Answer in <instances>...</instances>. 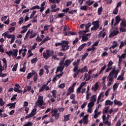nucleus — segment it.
I'll return each mask as SVG.
<instances>
[{
    "label": "nucleus",
    "instance_id": "nucleus-1",
    "mask_svg": "<svg viewBox=\"0 0 126 126\" xmlns=\"http://www.w3.org/2000/svg\"><path fill=\"white\" fill-rule=\"evenodd\" d=\"M79 72L81 73H83L84 72H88V67L87 66H85L83 68L81 69H77L75 73H73V77L74 78H76L77 77V75L79 74Z\"/></svg>",
    "mask_w": 126,
    "mask_h": 126
},
{
    "label": "nucleus",
    "instance_id": "nucleus-2",
    "mask_svg": "<svg viewBox=\"0 0 126 126\" xmlns=\"http://www.w3.org/2000/svg\"><path fill=\"white\" fill-rule=\"evenodd\" d=\"M69 44V42L67 40H62V45L61 49L60 51H63V52H65V51H67L69 49V46L68 44Z\"/></svg>",
    "mask_w": 126,
    "mask_h": 126
},
{
    "label": "nucleus",
    "instance_id": "nucleus-3",
    "mask_svg": "<svg viewBox=\"0 0 126 126\" xmlns=\"http://www.w3.org/2000/svg\"><path fill=\"white\" fill-rule=\"evenodd\" d=\"M54 51L53 50H47L46 52L43 53V57L44 58L45 60H48L49 58H51V57L53 56V54H54Z\"/></svg>",
    "mask_w": 126,
    "mask_h": 126
},
{
    "label": "nucleus",
    "instance_id": "nucleus-4",
    "mask_svg": "<svg viewBox=\"0 0 126 126\" xmlns=\"http://www.w3.org/2000/svg\"><path fill=\"white\" fill-rule=\"evenodd\" d=\"M51 117H55V120H59L60 118V113H58V109H53L51 111Z\"/></svg>",
    "mask_w": 126,
    "mask_h": 126
},
{
    "label": "nucleus",
    "instance_id": "nucleus-5",
    "mask_svg": "<svg viewBox=\"0 0 126 126\" xmlns=\"http://www.w3.org/2000/svg\"><path fill=\"white\" fill-rule=\"evenodd\" d=\"M44 98L43 97V96H38V98L37 99V101L35 102V105L37 106H39V107H41L43 105V104H44V100H43Z\"/></svg>",
    "mask_w": 126,
    "mask_h": 126
},
{
    "label": "nucleus",
    "instance_id": "nucleus-6",
    "mask_svg": "<svg viewBox=\"0 0 126 126\" xmlns=\"http://www.w3.org/2000/svg\"><path fill=\"white\" fill-rule=\"evenodd\" d=\"M37 111L36 108H34L31 113L30 114L27 115L25 117V120H28V119H30V118H32V117H34L35 115H36V111Z\"/></svg>",
    "mask_w": 126,
    "mask_h": 126
},
{
    "label": "nucleus",
    "instance_id": "nucleus-7",
    "mask_svg": "<svg viewBox=\"0 0 126 126\" xmlns=\"http://www.w3.org/2000/svg\"><path fill=\"white\" fill-rule=\"evenodd\" d=\"M115 72V69H113L112 71L109 73V75L107 77L108 81H113L114 80V73Z\"/></svg>",
    "mask_w": 126,
    "mask_h": 126
},
{
    "label": "nucleus",
    "instance_id": "nucleus-8",
    "mask_svg": "<svg viewBox=\"0 0 126 126\" xmlns=\"http://www.w3.org/2000/svg\"><path fill=\"white\" fill-rule=\"evenodd\" d=\"M74 59H67L66 60L65 62L62 64L63 65L64 67L65 66L66 67H68V66L72 63L73 61H74Z\"/></svg>",
    "mask_w": 126,
    "mask_h": 126
},
{
    "label": "nucleus",
    "instance_id": "nucleus-9",
    "mask_svg": "<svg viewBox=\"0 0 126 126\" xmlns=\"http://www.w3.org/2000/svg\"><path fill=\"white\" fill-rule=\"evenodd\" d=\"M113 64H114V63L112 62V61H109V63L107 64L108 67L106 68L105 72H108L109 71H110V70H111V69H112V67L111 66H112Z\"/></svg>",
    "mask_w": 126,
    "mask_h": 126
},
{
    "label": "nucleus",
    "instance_id": "nucleus-10",
    "mask_svg": "<svg viewBox=\"0 0 126 126\" xmlns=\"http://www.w3.org/2000/svg\"><path fill=\"white\" fill-rule=\"evenodd\" d=\"M63 69H64V66H63V64H59V66L57 67L56 69V73H57V72H59V71H60V72H63Z\"/></svg>",
    "mask_w": 126,
    "mask_h": 126
},
{
    "label": "nucleus",
    "instance_id": "nucleus-11",
    "mask_svg": "<svg viewBox=\"0 0 126 126\" xmlns=\"http://www.w3.org/2000/svg\"><path fill=\"white\" fill-rule=\"evenodd\" d=\"M73 36L76 35V32H64V36Z\"/></svg>",
    "mask_w": 126,
    "mask_h": 126
},
{
    "label": "nucleus",
    "instance_id": "nucleus-12",
    "mask_svg": "<svg viewBox=\"0 0 126 126\" xmlns=\"http://www.w3.org/2000/svg\"><path fill=\"white\" fill-rule=\"evenodd\" d=\"M35 74H36V72L35 71V70H32V72H30L28 74V75L27 76V79H30V78H31L32 76L35 75Z\"/></svg>",
    "mask_w": 126,
    "mask_h": 126
},
{
    "label": "nucleus",
    "instance_id": "nucleus-13",
    "mask_svg": "<svg viewBox=\"0 0 126 126\" xmlns=\"http://www.w3.org/2000/svg\"><path fill=\"white\" fill-rule=\"evenodd\" d=\"M121 21V17L119 16H117L115 17V23L114 25V26H117L118 24L120 23V22Z\"/></svg>",
    "mask_w": 126,
    "mask_h": 126
},
{
    "label": "nucleus",
    "instance_id": "nucleus-14",
    "mask_svg": "<svg viewBox=\"0 0 126 126\" xmlns=\"http://www.w3.org/2000/svg\"><path fill=\"white\" fill-rule=\"evenodd\" d=\"M77 63V65H76L74 68H73V72H75V71H77V69H78V65L79 64V63H80V59H78L77 60V62H76Z\"/></svg>",
    "mask_w": 126,
    "mask_h": 126
},
{
    "label": "nucleus",
    "instance_id": "nucleus-15",
    "mask_svg": "<svg viewBox=\"0 0 126 126\" xmlns=\"http://www.w3.org/2000/svg\"><path fill=\"white\" fill-rule=\"evenodd\" d=\"M119 33V31H115L114 30L113 32H111V33L109 35V38H112V37H114V36H116V35H118Z\"/></svg>",
    "mask_w": 126,
    "mask_h": 126
},
{
    "label": "nucleus",
    "instance_id": "nucleus-16",
    "mask_svg": "<svg viewBox=\"0 0 126 126\" xmlns=\"http://www.w3.org/2000/svg\"><path fill=\"white\" fill-rule=\"evenodd\" d=\"M113 45L109 48V50H112V49L114 50V49H115V48H117V47L119 46V44H118V42H117L116 41H113Z\"/></svg>",
    "mask_w": 126,
    "mask_h": 126
},
{
    "label": "nucleus",
    "instance_id": "nucleus-17",
    "mask_svg": "<svg viewBox=\"0 0 126 126\" xmlns=\"http://www.w3.org/2000/svg\"><path fill=\"white\" fill-rule=\"evenodd\" d=\"M15 105H16V102H14L13 103H9L6 105V107H9V109L11 110L12 108H15Z\"/></svg>",
    "mask_w": 126,
    "mask_h": 126
},
{
    "label": "nucleus",
    "instance_id": "nucleus-18",
    "mask_svg": "<svg viewBox=\"0 0 126 126\" xmlns=\"http://www.w3.org/2000/svg\"><path fill=\"white\" fill-rule=\"evenodd\" d=\"M98 88H99V84L98 83H95L94 85V87L92 88V90H94V91L96 92L98 90Z\"/></svg>",
    "mask_w": 126,
    "mask_h": 126
},
{
    "label": "nucleus",
    "instance_id": "nucleus-19",
    "mask_svg": "<svg viewBox=\"0 0 126 126\" xmlns=\"http://www.w3.org/2000/svg\"><path fill=\"white\" fill-rule=\"evenodd\" d=\"M86 45H87V44L86 43H83L82 44L81 46H80L79 47V48H78V51L79 52H81V51L83 49V48H84V47L86 46Z\"/></svg>",
    "mask_w": 126,
    "mask_h": 126
},
{
    "label": "nucleus",
    "instance_id": "nucleus-20",
    "mask_svg": "<svg viewBox=\"0 0 126 126\" xmlns=\"http://www.w3.org/2000/svg\"><path fill=\"white\" fill-rule=\"evenodd\" d=\"M84 78H86V81H88V80H90V79H91V76L88 75L87 73H86Z\"/></svg>",
    "mask_w": 126,
    "mask_h": 126
},
{
    "label": "nucleus",
    "instance_id": "nucleus-21",
    "mask_svg": "<svg viewBox=\"0 0 126 126\" xmlns=\"http://www.w3.org/2000/svg\"><path fill=\"white\" fill-rule=\"evenodd\" d=\"M114 104L115 105H117V106H122L123 102L118 101L117 99H114Z\"/></svg>",
    "mask_w": 126,
    "mask_h": 126
},
{
    "label": "nucleus",
    "instance_id": "nucleus-22",
    "mask_svg": "<svg viewBox=\"0 0 126 126\" xmlns=\"http://www.w3.org/2000/svg\"><path fill=\"white\" fill-rule=\"evenodd\" d=\"M69 118H70V114L64 115V120H63V122H67V121H69Z\"/></svg>",
    "mask_w": 126,
    "mask_h": 126
},
{
    "label": "nucleus",
    "instance_id": "nucleus-23",
    "mask_svg": "<svg viewBox=\"0 0 126 126\" xmlns=\"http://www.w3.org/2000/svg\"><path fill=\"white\" fill-rule=\"evenodd\" d=\"M120 27H126V20H123L121 23L120 25Z\"/></svg>",
    "mask_w": 126,
    "mask_h": 126
},
{
    "label": "nucleus",
    "instance_id": "nucleus-24",
    "mask_svg": "<svg viewBox=\"0 0 126 126\" xmlns=\"http://www.w3.org/2000/svg\"><path fill=\"white\" fill-rule=\"evenodd\" d=\"M113 104H114V102L111 101L110 100H107L105 101V106H108V105H109L110 106H112Z\"/></svg>",
    "mask_w": 126,
    "mask_h": 126
},
{
    "label": "nucleus",
    "instance_id": "nucleus-25",
    "mask_svg": "<svg viewBox=\"0 0 126 126\" xmlns=\"http://www.w3.org/2000/svg\"><path fill=\"white\" fill-rule=\"evenodd\" d=\"M117 58H119L118 66H120V65L122 64V63H123V60H124V58H122V57H120V55H118Z\"/></svg>",
    "mask_w": 126,
    "mask_h": 126
},
{
    "label": "nucleus",
    "instance_id": "nucleus-26",
    "mask_svg": "<svg viewBox=\"0 0 126 126\" xmlns=\"http://www.w3.org/2000/svg\"><path fill=\"white\" fill-rule=\"evenodd\" d=\"M119 85H120V83H117L113 85V89L114 92H115V91H116V90L118 89V87H119Z\"/></svg>",
    "mask_w": 126,
    "mask_h": 126
},
{
    "label": "nucleus",
    "instance_id": "nucleus-27",
    "mask_svg": "<svg viewBox=\"0 0 126 126\" xmlns=\"http://www.w3.org/2000/svg\"><path fill=\"white\" fill-rule=\"evenodd\" d=\"M13 51L14 52V53H13V54L12 55V57H15V58H16V57H17L18 50V49H13Z\"/></svg>",
    "mask_w": 126,
    "mask_h": 126
},
{
    "label": "nucleus",
    "instance_id": "nucleus-28",
    "mask_svg": "<svg viewBox=\"0 0 126 126\" xmlns=\"http://www.w3.org/2000/svg\"><path fill=\"white\" fill-rule=\"evenodd\" d=\"M38 62V57H35L33 58L32 60H31V63H36Z\"/></svg>",
    "mask_w": 126,
    "mask_h": 126
},
{
    "label": "nucleus",
    "instance_id": "nucleus-29",
    "mask_svg": "<svg viewBox=\"0 0 126 126\" xmlns=\"http://www.w3.org/2000/svg\"><path fill=\"white\" fill-rule=\"evenodd\" d=\"M5 68L2 66V64H1V62L0 61V73H2V71L3 70H5Z\"/></svg>",
    "mask_w": 126,
    "mask_h": 126
},
{
    "label": "nucleus",
    "instance_id": "nucleus-30",
    "mask_svg": "<svg viewBox=\"0 0 126 126\" xmlns=\"http://www.w3.org/2000/svg\"><path fill=\"white\" fill-rule=\"evenodd\" d=\"M99 26H94L93 27L91 28V31H96L99 29Z\"/></svg>",
    "mask_w": 126,
    "mask_h": 126
},
{
    "label": "nucleus",
    "instance_id": "nucleus-31",
    "mask_svg": "<svg viewBox=\"0 0 126 126\" xmlns=\"http://www.w3.org/2000/svg\"><path fill=\"white\" fill-rule=\"evenodd\" d=\"M37 36V33H33V30L31 31V35L30 36V39H32V38H34V37H36Z\"/></svg>",
    "mask_w": 126,
    "mask_h": 126
},
{
    "label": "nucleus",
    "instance_id": "nucleus-32",
    "mask_svg": "<svg viewBox=\"0 0 126 126\" xmlns=\"http://www.w3.org/2000/svg\"><path fill=\"white\" fill-rule=\"evenodd\" d=\"M66 59V55H64V57L63 58L62 61L59 63V64H61V65L63 64V63H64V61H65Z\"/></svg>",
    "mask_w": 126,
    "mask_h": 126
},
{
    "label": "nucleus",
    "instance_id": "nucleus-33",
    "mask_svg": "<svg viewBox=\"0 0 126 126\" xmlns=\"http://www.w3.org/2000/svg\"><path fill=\"white\" fill-rule=\"evenodd\" d=\"M93 25H94V26H98L100 27V24H99V21H95L92 22Z\"/></svg>",
    "mask_w": 126,
    "mask_h": 126
},
{
    "label": "nucleus",
    "instance_id": "nucleus-34",
    "mask_svg": "<svg viewBox=\"0 0 126 126\" xmlns=\"http://www.w3.org/2000/svg\"><path fill=\"white\" fill-rule=\"evenodd\" d=\"M52 96L54 98H57V90H53L51 92Z\"/></svg>",
    "mask_w": 126,
    "mask_h": 126
},
{
    "label": "nucleus",
    "instance_id": "nucleus-35",
    "mask_svg": "<svg viewBox=\"0 0 126 126\" xmlns=\"http://www.w3.org/2000/svg\"><path fill=\"white\" fill-rule=\"evenodd\" d=\"M80 37H82V41H83V42H85V41L88 40L89 39L88 37L86 36V35H84L83 36H80Z\"/></svg>",
    "mask_w": 126,
    "mask_h": 126
},
{
    "label": "nucleus",
    "instance_id": "nucleus-36",
    "mask_svg": "<svg viewBox=\"0 0 126 126\" xmlns=\"http://www.w3.org/2000/svg\"><path fill=\"white\" fill-rule=\"evenodd\" d=\"M96 96L95 94L92 96L91 97V102H93L94 103V102H96Z\"/></svg>",
    "mask_w": 126,
    "mask_h": 126
},
{
    "label": "nucleus",
    "instance_id": "nucleus-37",
    "mask_svg": "<svg viewBox=\"0 0 126 126\" xmlns=\"http://www.w3.org/2000/svg\"><path fill=\"white\" fill-rule=\"evenodd\" d=\"M92 25V24L91 23H88L86 25V30H89V28H90V27Z\"/></svg>",
    "mask_w": 126,
    "mask_h": 126
},
{
    "label": "nucleus",
    "instance_id": "nucleus-38",
    "mask_svg": "<svg viewBox=\"0 0 126 126\" xmlns=\"http://www.w3.org/2000/svg\"><path fill=\"white\" fill-rule=\"evenodd\" d=\"M44 68L46 70V73L48 74V73L49 72V68H50V66L48 65H45Z\"/></svg>",
    "mask_w": 126,
    "mask_h": 126
},
{
    "label": "nucleus",
    "instance_id": "nucleus-39",
    "mask_svg": "<svg viewBox=\"0 0 126 126\" xmlns=\"http://www.w3.org/2000/svg\"><path fill=\"white\" fill-rule=\"evenodd\" d=\"M31 10H34V9H40V6L35 5L30 8Z\"/></svg>",
    "mask_w": 126,
    "mask_h": 126
},
{
    "label": "nucleus",
    "instance_id": "nucleus-40",
    "mask_svg": "<svg viewBox=\"0 0 126 126\" xmlns=\"http://www.w3.org/2000/svg\"><path fill=\"white\" fill-rule=\"evenodd\" d=\"M56 1L57 3H60L61 0H49V2H51L52 3H56Z\"/></svg>",
    "mask_w": 126,
    "mask_h": 126
},
{
    "label": "nucleus",
    "instance_id": "nucleus-41",
    "mask_svg": "<svg viewBox=\"0 0 126 126\" xmlns=\"http://www.w3.org/2000/svg\"><path fill=\"white\" fill-rule=\"evenodd\" d=\"M45 89H46V85H43L39 90V92H42V91H44Z\"/></svg>",
    "mask_w": 126,
    "mask_h": 126
},
{
    "label": "nucleus",
    "instance_id": "nucleus-42",
    "mask_svg": "<svg viewBox=\"0 0 126 126\" xmlns=\"http://www.w3.org/2000/svg\"><path fill=\"white\" fill-rule=\"evenodd\" d=\"M109 109H110V106H106L104 108V114H107L109 112Z\"/></svg>",
    "mask_w": 126,
    "mask_h": 126
},
{
    "label": "nucleus",
    "instance_id": "nucleus-43",
    "mask_svg": "<svg viewBox=\"0 0 126 126\" xmlns=\"http://www.w3.org/2000/svg\"><path fill=\"white\" fill-rule=\"evenodd\" d=\"M80 9H81V10H85L86 11H87V5L82 6L80 8Z\"/></svg>",
    "mask_w": 126,
    "mask_h": 126
},
{
    "label": "nucleus",
    "instance_id": "nucleus-44",
    "mask_svg": "<svg viewBox=\"0 0 126 126\" xmlns=\"http://www.w3.org/2000/svg\"><path fill=\"white\" fill-rule=\"evenodd\" d=\"M102 10H103V9L102 8V6H101L99 8H98L97 12H98V14L99 15H101V13H102Z\"/></svg>",
    "mask_w": 126,
    "mask_h": 126
},
{
    "label": "nucleus",
    "instance_id": "nucleus-45",
    "mask_svg": "<svg viewBox=\"0 0 126 126\" xmlns=\"http://www.w3.org/2000/svg\"><path fill=\"white\" fill-rule=\"evenodd\" d=\"M18 66V64L16 63L15 64L13 67L12 68V71H16V70H17V67Z\"/></svg>",
    "mask_w": 126,
    "mask_h": 126
},
{
    "label": "nucleus",
    "instance_id": "nucleus-46",
    "mask_svg": "<svg viewBox=\"0 0 126 126\" xmlns=\"http://www.w3.org/2000/svg\"><path fill=\"white\" fill-rule=\"evenodd\" d=\"M89 53L88 52L84 54V55L82 57V61H84V60H85L87 56H88Z\"/></svg>",
    "mask_w": 126,
    "mask_h": 126
},
{
    "label": "nucleus",
    "instance_id": "nucleus-47",
    "mask_svg": "<svg viewBox=\"0 0 126 126\" xmlns=\"http://www.w3.org/2000/svg\"><path fill=\"white\" fill-rule=\"evenodd\" d=\"M106 65H105L104 66L101 67V69L99 71V74H100V73H102V72H103L104 70H105V69H106Z\"/></svg>",
    "mask_w": 126,
    "mask_h": 126
},
{
    "label": "nucleus",
    "instance_id": "nucleus-48",
    "mask_svg": "<svg viewBox=\"0 0 126 126\" xmlns=\"http://www.w3.org/2000/svg\"><path fill=\"white\" fill-rule=\"evenodd\" d=\"M119 12V9L117 7L115 8V9L113 10L112 13L113 14L117 15L118 14V12Z\"/></svg>",
    "mask_w": 126,
    "mask_h": 126
},
{
    "label": "nucleus",
    "instance_id": "nucleus-49",
    "mask_svg": "<svg viewBox=\"0 0 126 126\" xmlns=\"http://www.w3.org/2000/svg\"><path fill=\"white\" fill-rule=\"evenodd\" d=\"M94 106V102L91 101L90 103H88V108H92Z\"/></svg>",
    "mask_w": 126,
    "mask_h": 126
},
{
    "label": "nucleus",
    "instance_id": "nucleus-50",
    "mask_svg": "<svg viewBox=\"0 0 126 126\" xmlns=\"http://www.w3.org/2000/svg\"><path fill=\"white\" fill-rule=\"evenodd\" d=\"M14 41H15V35L14 34H12V37L10 41V44H12Z\"/></svg>",
    "mask_w": 126,
    "mask_h": 126
},
{
    "label": "nucleus",
    "instance_id": "nucleus-51",
    "mask_svg": "<svg viewBox=\"0 0 126 126\" xmlns=\"http://www.w3.org/2000/svg\"><path fill=\"white\" fill-rule=\"evenodd\" d=\"M10 33H12L15 30V27H12L8 29Z\"/></svg>",
    "mask_w": 126,
    "mask_h": 126
},
{
    "label": "nucleus",
    "instance_id": "nucleus-52",
    "mask_svg": "<svg viewBox=\"0 0 126 126\" xmlns=\"http://www.w3.org/2000/svg\"><path fill=\"white\" fill-rule=\"evenodd\" d=\"M50 26L51 25H48L47 24H46L44 27V29L45 31H48V28H50Z\"/></svg>",
    "mask_w": 126,
    "mask_h": 126
},
{
    "label": "nucleus",
    "instance_id": "nucleus-53",
    "mask_svg": "<svg viewBox=\"0 0 126 126\" xmlns=\"http://www.w3.org/2000/svg\"><path fill=\"white\" fill-rule=\"evenodd\" d=\"M38 79V75L35 74L33 76V81L34 82H37V80Z\"/></svg>",
    "mask_w": 126,
    "mask_h": 126
},
{
    "label": "nucleus",
    "instance_id": "nucleus-54",
    "mask_svg": "<svg viewBox=\"0 0 126 126\" xmlns=\"http://www.w3.org/2000/svg\"><path fill=\"white\" fill-rule=\"evenodd\" d=\"M37 45H38V43H34L32 45V47L31 48V51H33V50H35V49H36V47Z\"/></svg>",
    "mask_w": 126,
    "mask_h": 126
},
{
    "label": "nucleus",
    "instance_id": "nucleus-55",
    "mask_svg": "<svg viewBox=\"0 0 126 126\" xmlns=\"http://www.w3.org/2000/svg\"><path fill=\"white\" fill-rule=\"evenodd\" d=\"M33 123L32 122H28L27 124H25L23 126H32Z\"/></svg>",
    "mask_w": 126,
    "mask_h": 126
},
{
    "label": "nucleus",
    "instance_id": "nucleus-56",
    "mask_svg": "<svg viewBox=\"0 0 126 126\" xmlns=\"http://www.w3.org/2000/svg\"><path fill=\"white\" fill-rule=\"evenodd\" d=\"M43 74H44V69L42 68L39 70V75L42 76Z\"/></svg>",
    "mask_w": 126,
    "mask_h": 126
},
{
    "label": "nucleus",
    "instance_id": "nucleus-57",
    "mask_svg": "<svg viewBox=\"0 0 126 126\" xmlns=\"http://www.w3.org/2000/svg\"><path fill=\"white\" fill-rule=\"evenodd\" d=\"M38 17V15H36L33 18V20L32 21V23H35V22H37V18Z\"/></svg>",
    "mask_w": 126,
    "mask_h": 126
},
{
    "label": "nucleus",
    "instance_id": "nucleus-58",
    "mask_svg": "<svg viewBox=\"0 0 126 126\" xmlns=\"http://www.w3.org/2000/svg\"><path fill=\"white\" fill-rule=\"evenodd\" d=\"M63 16H64V13H61L58 14V17H59L60 18H62V17H63Z\"/></svg>",
    "mask_w": 126,
    "mask_h": 126
},
{
    "label": "nucleus",
    "instance_id": "nucleus-59",
    "mask_svg": "<svg viewBox=\"0 0 126 126\" xmlns=\"http://www.w3.org/2000/svg\"><path fill=\"white\" fill-rule=\"evenodd\" d=\"M20 71L22 72H25V71H26V67L23 66V68H21L20 69Z\"/></svg>",
    "mask_w": 126,
    "mask_h": 126
},
{
    "label": "nucleus",
    "instance_id": "nucleus-60",
    "mask_svg": "<svg viewBox=\"0 0 126 126\" xmlns=\"http://www.w3.org/2000/svg\"><path fill=\"white\" fill-rule=\"evenodd\" d=\"M17 97V94H14L11 98V101H14V100L16 99Z\"/></svg>",
    "mask_w": 126,
    "mask_h": 126
},
{
    "label": "nucleus",
    "instance_id": "nucleus-61",
    "mask_svg": "<svg viewBox=\"0 0 126 126\" xmlns=\"http://www.w3.org/2000/svg\"><path fill=\"white\" fill-rule=\"evenodd\" d=\"M4 105V101L2 98H0V106H3Z\"/></svg>",
    "mask_w": 126,
    "mask_h": 126
},
{
    "label": "nucleus",
    "instance_id": "nucleus-62",
    "mask_svg": "<svg viewBox=\"0 0 126 126\" xmlns=\"http://www.w3.org/2000/svg\"><path fill=\"white\" fill-rule=\"evenodd\" d=\"M120 31L121 32H126V30L125 28H123V27H120Z\"/></svg>",
    "mask_w": 126,
    "mask_h": 126
},
{
    "label": "nucleus",
    "instance_id": "nucleus-63",
    "mask_svg": "<svg viewBox=\"0 0 126 126\" xmlns=\"http://www.w3.org/2000/svg\"><path fill=\"white\" fill-rule=\"evenodd\" d=\"M6 54L8 55L9 57H10L11 55H13V52H12L11 51H9V52H6Z\"/></svg>",
    "mask_w": 126,
    "mask_h": 126
},
{
    "label": "nucleus",
    "instance_id": "nucleus-64",
    "mask_svg": "<svg viewBox=\"0 0 126 126\" xmlns=\"http://www.w3.org/2000/svg\"><path fill=\"white\" fill-rule=\"evenodd\" d=\"M7 17H8V16H5L4 17H2L1 18V20L2 22L4 21L6 19H7Z\"/></svg>",
    "mask_w": 126,
    "mask_h": 126
}]
</instances>
